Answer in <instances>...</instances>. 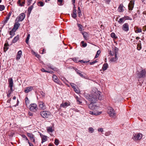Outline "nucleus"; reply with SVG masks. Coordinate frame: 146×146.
<instances>
[{"instance_id":"1","label":"nucleus","mask_w":146,"mask_h":146,"mask_svg":"<svg viewBox=\"0 0 146 146\" xmlns=\"http://www.w3.org/2000/svg\"><path fill=\"white\" fill-rule=\"evenodd\" d=\"M101 93L96 89L95 92L90 95L88 94L86 98L91 103H96L98 99L100 100L103 99L104 97L101 95Z\"/></svg>"},{"instance_id":"2","label":"nucleus","mask_w":146,"mask_h":146,"mask_svg":"<svg viewBox=\"0 0 146 146\" xmlns=\"http://www.w3.org/2000/svg\"><path fill=\"white\" fill-rule=\"evenodd\" d=\"M51 114L50 112L47 111H43L40 113L41 116L44 118L48 117Z\"/></svg>"},{"instance_id":"3","label":"nucleus","mask_w":146,"mask_h":146,"mask_svg":"<svg viewBox=\"0 0 146 146\" xmlns=\"http://www.w3.org/2000/svg\"><path fill=\"white\" fill-rule=\"evenodd\" d=\"M25 15L24 13L20 14L16 19L15 21L20 22L22 21L25 17Z\"/></svg>"},{"instance_id":"4","label":"nucleus","mask_w":146,"mask_h":146,"mask_svg":"<svg viewBox=\"0 0 146 146\" xmlns=\"http://www.w3.org/2000/svg\"><path fill=\"white\" fill-rule=\"evenodd\" d=\"M38 109L36 104H32L30 105V110L33 112H36Z\"/></svg>"},{"instance_id":"5","label":"nucleus","mask_w":146,"mask_h":146,"mask_svg":"<svg viewBox=\"0 0 146 146\" xmlns=\"http://www.w3.org/2000/svg\"><path fill=\"white\" fill-rule=\"evenodd\" d=\"M89 108L92 110H95L98 109L99 107L96 105L95 103H91L90 104L88 105Z\"/></svg>"},{"instance_id":"6","label":"nucleus","mask_w":146,"mask_h":146,"mask_svg":"<svg viewBox=\"0 0 146 146\" xmlns=\"http://www.w3.org/2000/svg\"><path fill=\"white\" fill-rule=\"evenodd\" d=\"M146 73L145 70L144 69H142V70L137 75L138 78H140L145 77Z\"/></svg>"},{"instance_id":"7","label":"nucleus","mask_w":146,"mask_h":146,"mask_svg":"<svg viewBox=\"0 0 146 146\" xmlns=\"http://www.w3.org/2000/svg\"><path fill=\"white\" fill-rule=\"evenodd\" d=\"M53 80L54 82L55 83L60 85L61 83L60 82L59 79L55 75H53L52 76Z\"/></svg>"},{"instance_id":"8","label":"nucleus","mask_w":146,"mask_h":146,"mask_svg":"<svg viewBox=\"0 0 146 146\" xmlns=\"http://www.w3.org/2000/svg\"><path fill=\"white\" fill-rule=\"evenodd\" d=\"M27 135L28 137H30V139L32 142L35 143V140L34 135L32 133H27Z\"/></svg>"},{"instance_id":"9","label":"nucleus","mask_w":146,"mask_h":146,"mask_svg":"<svg viewBox=\"0 0 146 146\" xmlns=\"http://www.w3.org/2000/svg\"><path fill=\"white\" fill-rule=\"evenodd\" d=\"M108 112L110 117H113L115 115V113H114V110L113 108H110V109L108 110Z\"/></svg>"},{"instance_id":"10","label":"nucleus","mask_w":146,"mask_h":146,"mask_svg":"<svg viewBox=\"0 0 146 146\" xmlns=\"http://www.w3.org/2000/svg\"><path fill=\"white\" fill-rule=\"evenodd\" d=\"M9 87L10 89H13V82L12 78H10L8 79Z\"/></svg>"},{"instance_id":"11","label":"nucleus","mask_w":146,"mask_h":146,"mask_svg":"<svg viewBox=\"0 0 146 146\" xmlns=\"http://www.w3.org/2000/svg\"><path fill=\"white\" fill-rule=\"evenodd\" d=\"M39 106L40 108L42 110H44L46 109L45 104L42 102L40 101L38 102Z\"/></svg>"},{"instance_id":"12","label":"nucleus","mask_w":146,"mask_h":146,"mask_svg":"<svg viewBox=\"0 0 146 146\" xmlns=\"http://www.w3.org/2000/svg\"><path fill=\"white\" fill-rule=\"evenodd\" d=\"M20 25V24L19 23L18 21H16L15 24L14 25V27L13 29V30L16 31L19 28Z\"/></svg>"},{"instance_id":"13","label":"nucleus","mask_w":146,"mask_h":146,"mask_svg":"<svg viewBox=\"0 0 146 146\" xmlns=\"http://www.w3.org/2000/svg\"><path fill=\"white\" fill-rule=\"evenodd\" d=\"M134 1L131 0L128 5V9L130 10H132L134 7Z\"/></svg>"},{"instance_id":"14","label":"nucleus","mask_w":146,"mask_h":146,"mask_svg":"<svg viewBox=\"0 0 146 146\" xmlns=\"http://www.w3.org/2000/svg\"><path fill=\"white\" fill-rule=\"evenodd\" d=\"M122 29L125 31H127L129 30V28L128 24L125 23L122 26Z\"/></svg>"},{"instance_id":"15","label":"nucleus","mask_w":146,"mask_h":146,"mask_svg":"<svg viewBox=\"0 0 146 146\" xmlns=\"http://www.w3.org/2000/svg\"><path fill=\"white\" fill-rule=\"evenodd\" d=\"M9 45L8 44V42L7 41H6V43L4 44V46L3 47L4 52H5L6 51L8 50V49H9Z\"/></svg>"},{"instance_id":"16","label":"nucleus","mask_w":146,"mask_h":146,"mask_svg":"<svg viewBox=\"0 0 146 146\" xmlns=\"http://www.w3.org/2000/svg\"><path fill=\"white\" fill-rule=\"evenodd\" d=\"M33 88L32 86H29L26 88L24 90V92L27 93L31 91L33 89Z\"/></svg>"},{"instance_id":"17","label":"nucleus","mask_w":146,"mask_h":146,"mask_svg":"<svg viewBox=\"0 0 146 146\" xmlns=\"http://www.w3.org/2000/svg\"><path fill=\"white\" fill-rule=\"evenodd\" d=\"M40 136L41 137V143H42L47 141V136H46L43 135L41 134H40Z\"/></svg>"},{"instance_id":"18","label":"nucleus","mask_w":146,"mask_h":146,"mask_svg":"<svg viewBox=\"0 0 146 146\" xmlns=\"http://www.w3.org/2000/svg\"><path fill=\"white\" fill-rule=\"evenodd\" d=\"M77 74H78L80 77L82 78H84L83 74L82 73L84 74L83 72H81L80 71L78 70L76 68L75 70Z\"/></svg>"},{"instance_id":"19","label":"nucleus","mask_w":146,"mask_h":146,"mask_svg":"<svg viewBox=\"0 0 146 146\" xmlns=\"http://www.w3.org/2000/svg\"><path fill=\"white\" fill-rule=\"evenodd\" d=\"M17 3L19 5L21 6H22L24 5L25 3V0H19L17 2Z\"/></svg>"},{"instance_id":"20","label":"nucleus","mask_w":146,"mask_h":146,"mask_svg":"<svg viewBox=\"0 0 146 146\" xmlns=\"http://www.w3.org/2000/svg\"><path fill=\"white\" fill-rule=\"evenodd\" d=\"M22 54V52L21 50H20L18 52L17 55L16 57L17 60H18L20 59L21 56Z\"/></svg>"},{"instance_id":"21","label":"nucleus","mask_w":146,"mask_h":146,"mask_svg":"<svg viewBox=\"0 0 146 146\" xmlns=\"http://www.w3.org/2000/svg\"><path fill=\"white\" fill-rule=\"evenodd\" d=\"M90 112L89 113L90 114L92 115H99L100 114L102 113V112H98L97 111H89Z\"/></svg>"},{"instance_id":"22","label":"nucleus","mask_w":146,"mask_h":146,"mask_svg":"<svg viewBox=\"0 0 146 146\" xmlns=\"http://www.w3.org/2000/svg\"><path fill=\"white\" fill-rule=\"evenodd\" d=\"M123 6L122 4H120L119 5L118 9V11L119 12H123L124 10L123 9Z\"/></svg>"},{"instance_id":"23","label":"nucleus","mask_w":146,"mask_h":146,"mask_svg":"<svg viewBox=\"0 0 146 146\" xmlns=\"http://www.w3.org/2000/svg\"><path fill=\"white\" fill-rule=\"evenodd\" d=\"M108 65L107 63H104L103 65L102 70L103 71L106 70L108 67Z\"/></svg>"},{"instance_id":"24","label":"nucleus","mask_w":146,"mask_h":146,"mask_svg":"<svg viewBox=\"0 0 146 146\" xmlns=\"http://www.w3.org/2000/svg\"><path fill=\"white\" fill-rule=\"evenodd\" d=\"M115 57H112L111 58L110 60V61L111 62H115L117 60L118 58L117 57V55L115 54L114 55Z\"/></svg>"},{"instance_id":"25","label":"nucleus","mask_w":146,"mask_h":146,"mask_svg":"<svg viewBox=\"0 0 146 146\" xmlns=\"http://www.w3.org/2000/svg\"><path fill=\"white\" fill-rule=\"evenodd\" d=\"M13 91V89H10L8 91L7 93V96L9 98L11 96V94Z\"/></svg>"},{"instance_id":"26","label":"nucleus","mask_w":146,"mask_h":146,"mask_svg":"<svg viewBox=\"0 0 146 146\" xmlns=\"http://www.w3.org/2000/svg\"><path fill=\"white\" fill-rule=\"evenodd\" d=\"M72 17L74 19H75L76 16V10L75 9L73 11V13L71 14Z\"/></svg>"},{"instance_id":"27","label":"nucleus","mask_w":146,"mask_h":146,"mask_svg":"<svg viewBox=\"0 0 146 146\" xmlns=\"http://www.w3.org/2000/svg\"><path fill=\"white\" fill-rule=\"evenodd\" d=\"M35 2L33 4V5H31V6L30 7H29L28 8V13L30 14L32 10L33 9V5H34V4L35 3Z\"/></svg>"},{"instance_id":"28","label":"nucleus","mask_w":146,"mask_h":146,"mask_svg":"<svg viewBox=\"0 0 146 146\" xmlns=\"http://www.w3.org/2000/svg\"><path fill=\"white\" fill-rule=\"evenodd\" d=\"M77 25L78 27L79 30L80 31H81L83 30V26L79 24H77Z\"/></svg>"},{"instance_id":"29","label":"nucleus","mask_w":146,"mask_h":146,"mask_svg":"<svg viewBox=\"0 0 146 146\" xmlns=\"http://www.w3.org/2000/svg\"><path fill=\"white\" fill-rule=\"evenodd\" d=\"M142 134L140 133H139L136 136V137L135 139H137V140H140L142 138Z\"/></svg>"},{"instance_id":"30","label":"nucleus","mask_w":146,"mask_h":146,"mask_svg":"<svg viewBox=\"0 0 146 146\" xmlns=\"http://www.w3.org/2000/svg\"><path fill=\"white\" fill-rule=\"evenodd\" d=\"M135 31L136 33H140L141 32L142 29L141 28L136 27L135 28Z\"/></svg>"},{"instance_id":"31","label":"nucleus","mask_w":146,"mask_h":146,"mask_svg":"<svg viewBox=\"0 0 146 146\" xmlns=\"http://www.w3.org/2000/svg\"><path fill=\"white\" fill-rule=\"evenodd\" d=\"M88 132L90 133H92L94 131V129L92 127H90L88 129Z\"/></svg>"},{"instance_id":"32","label":"nucleus","mask_w":146,"mask_h":146,"mask_svg":"<svg viewBox=\"0 0 146 146\" xmlns=\"http://www.w3.org/2000/svg\"><path fill=\"white\" fill-rule=\"evenodd\" d=\"M16 31L14 30H13V29H12V30L11 31L9 32V34L11 36H13L15 35V33Z\"/></svg>"},{"instance_id":"33","label":"nucleus","mask_w":146,"mask_h":146,"mask_svg":"<svg viewBox=\"0 0 146 146\" xmlns=\"http://www.w3.org/2000/svg\"><path fill=\"white\" fill-rule=\"evenodd\" d=\"M60 106H62V107L64 108H66V107L68 106V104L67 102H65L64 103H62V104H61Z\"/></svg>"},{"instance_id":"34","label":"nucleus","mask_w":146,"mask_h":146,"mask_svg":"<svg viewBox=\"0 0 146 146\" xmlns=\"http://www.w3.org/2000/svg\"><path fill=\"white\" fill-rule=\"evenodd\" d=\"M47 130L48 132L52 133L53 130L52 127H47Z\"/></svg>"},{"instance_id":"35","label":"nucleus","mask_w":146,"mask_h":146,"mask_svg":"<svg viewBox=\"0 0 146 146\" xmlns=\"http://www.w3.org/2000/svg\"><path fill=\"white\" fill-rule=\"evenodd\" d=\"M48 68H50L51 69L53 70L54 71H57L58 70V69L56 67H52L50 65L49 66H48Z\"/></svg>"},{"instance_id":"36","label":"nucleus","mask_w":146,"mask_h":146,"mask_svg":"<svg viewBox=\"0 0 146 146\" xmlns=\"http://www.w3.org/2000/svg\"><path fill=\"white\" fill-rule=\"evenodd\" d=\"M125 21V18L123 17L120 18L118 22L119 23H122L123 22Z\"/></svg>"},{"instance_id":"37","label":"nucleus","mask_w":146,"mask_h":146,"mask_svg":"<svg viewBox=\"0 0 146 146\" xmlns=\"http://www.w3.org/2000/svg\"><path fill=\"white\" fill-rule=\"evenodd\" d=\"M100 53V50H98L96 52V56H95L94 58H98V57L99 56Z\"/></svg>"},{"instance_id":"38","label":"nucleus","mask_w":146,"mask_h":146,"mask_svg":"<svg viewBox=\"0 0 146 146\" xmlns=\"http://www.w3.org/2000/svg\"><path fill=\"white\" fill-rule=\"evenodd\" d=\"M19 37H14V38L12 40V42L15 43L19 39Z\"/></svg>"},{"instance_id":"39","label":"nucleus","mask_w":146,"mask_h":146,"mask_svg":"<svg viewBox=\"0 0 146 146\" xmlns=\"http://www.w3.org/2000/svg\"><path fill=\"white\" fill-rule=\"evenodd\" d=\"M44 3L42 1H39L38 3V5L41 7L43 6Z\"/></svg>"},{"instance_id":"40","label":"nucleus","mask_w":146,"mask_h":146,"mask_svg":"<svg viewBox=\"0 0 146 146\" xmlns=\"http://www.w3.org/2000/svg\"><path fill=\"white\" fill-rule=\"evenodd\" d=\"M57 1L58 5H63V0H58Z\"/></svg>"},{"instance_id":"41","label":"nucleus","mask_w":146,"mask_h":146,"mask_svg":"<svg viewBox=\"0 0 146 146\" xmlns=\"http://www.w3.org/2000/svg\"><path fill=\"white\" fill-rule=\"evenodd\" d=\"M25 103L26 105H27V104H29L30 101L29 100L27 97H26L25 98Z\"/></svg>"},{"instance_id":"42","label":"nucleus","mask_w":146,"mask_h":146,"mask_svg":"<svg viewBox=\"0 0 146 146\" xmlns=\"http://www.w3.org/2000/svg\"><path fill=\"white\" fill-rule=\"evenodd\" d=\"M83 36H87L88 34V33L85 32L84 31H82L81 32Z\"/></svg>"},{"instance_id":"43","label":"nucleus","mask_w":146,"mask_h":146,"mask_svg":"<svg viewBox=\"0 0 146 146\" xmlns=\"http://www.w3.org/2000/svg\"><path fill=\"white\" fill-rule=\"evenodd\" d=\"M72 60L74 61V62H80V60H79L78 58H73L72 59Z\"/></svg>"},{"instance_id":"44","label":"nucleus","mask_w":146,"mask_h":146,"mask_svg":"<svg viewBox=\"0 0 146 146\" xmlns=\"http://www.w3.org/2000/svg\"><path fill=\"white\" fill-rule=\"evenodd\" d=\"M81 43L82 44V46L83 47H85L87 46V44L86 43H84V41H82Z\"/></svg>"},{"instance_id":"45","label":"nucleus","mask_w":146,"mask_h":146,"mask_svg":"<svg viewBox=\"0 0 146 146\" xmlns=\"http://www.w3.org/2000/svg\"><path fill=\"white\" fill-rule=\"evenodd\" d=\"M5 8V6L3 5H0V11H2Z\"/></svg>"},{"instance_id":"46","label":"nucleus","mask_w":146,"mask_h":146,"mask_svg":"<svg viewBox=\"0 0 146 146\" xmlns=\"http://www.w3.org/2000/svg\"><path fill=\"white\" fill-rule=\"evenodd\" d=\"M118 48L116 47H115V51L114 52V55L115 54L117 55V54L118 52Z\"/></svg>"},{"instance_id":"47","label":"nucleus","mask_w":146,"mask_h":146,"mask_svg":"<svg viewBox=\"0 0 146 146\" xmlns=\"http://www.w3.org/2000/svg\"><path fill=\"white\" fill-rule=\"evenodd\" d=\"M74 90L75 92L77 93H79L80 92L79 90L78 89L76 88V87L74 88Z\"/></svg>"},{"instance_id":"48","label":"nucleus","mask_w":146,"mask_h":146,"mask_svg":"<svg viewBox=\"0 0 146 146\" xmlns=\"http://www.w3.org/2000/svg\"><path fill=\"white\" fill-rule=\"evenodd\" d=\"M90 61V60L89 61H84L83 60H80V62H81V63H87L88 62Z\"/></svg>"},{"instance_id":"49","label":"nucleus","mask_w":146,"mask_h":146,"mask_svg":"<svg viewBox=\"0 0 146 146\" xmlns=\"http://www.w3.org/2000/svg\"><path fill=\"white\" fill-rule=\"evenodd\" d=\"M70 85L73 89L75 88V86H76V84L72 83H70Z\"/></svg>"},{"instance_id":"50","label":"nucleus","mask_w":146,"mask_h":146,"mask_svg":"<svg viewBox=\"0 0 146 146\" xmlns=\"http://www.w3.org/2000/svg\"><path fill=\"white\" fill-rule=\"evenodd\" d=\"M54 144L56 145H58L59 144V141L58 139H56L55 140Z\"/></svg>"},{"instance_id":"51","label":"nucleus","mask_w":146,"mask_h":146,"mask_svg":"<svg viewBox=\"0 0 146 146\" xmlns=\"http://www.w3.org/2000/svg\"><path fill=\"white\" fill-rule=\"evenodd\" d=\"M124 18H125V20H131L132 19L131 18L129 17L128 16H125L124 17Z\"/></svg>"},{"instance_id":"52","label":"nucleus","mask_w":146,"mask_h":146,"mask_svg":"<svg viewBox=\"0 0 146 146\" xmlns=\"http://www.w3.org/2000/svg\"><path fill=\"white\" fill-rule=\"evenodd\" d=\"M76 100L78 102V103L79 104H80L82 103V102L80 101L79 98L77 96L76 97Z\"/></svg>"},{"instance_id":"53","label":"nucleus","mask_w":146,"mask_h":146,"mask_svg":"<svg viewBox=\"0 0 146 146\" xmlns=\"http://www.w3.org/2000/svg\"><path fill=\"white\" fill-rule=\"evenodd\" d=\"M141 45H137V50H139L141 49Z\"/></svg>"},{"instance_id":"54","label":"nucleus","mask_w":146,"mask_h":146,"mask_svg":"<svg viewBox=\"0 0 146 146\" xmlns=\"http://www.w3.org/2000/svg\"><path fill=\"white\" fill-rule=\"evenodd\" d=\"M22 137L25 138L27 141H29L27 137L24 135H22Z\"/></svg>"},{"instance_id":"55","label":"nucleus","mask_w":146,"mask_h":146,"mask_svg":"<svg viewBox=\"0 0 146 146\" xmlns=\"http://www.w3.org/2000/svg\"><path fill=\"white\" fill-rule=\"evenodd\" d=\"M29 37H27V38L26 39L25 42L27 44H28Z\"/></svg>"},{"instance_id":"56","label":"nucleus","mask_w":146,"mask_h":146,"mask_svg":"<svg viewBox=\"0 0 146 146\" xmlns=\"http://www.w3.org/2000/svg\"><path fill=\"white\" fill-rule=\"evenodd\" d=\"M40 93L42 96H43L44 97L45 96V93H44L42 91H40Z\"/></svg>"},{"instance_id":"57","label":"nucleus","mask_w":146,"mask_h":146,"mask_svg":"<svg viewBox=\"0 0 146 146\" xmlns=\"http://www.w3.org/2000/svg\"><path fill=\"white\" fill-rule=\"evenodd\" d=\"M33 0H27V3L28 5H30L31 1Z\"/></svg>"},{"instance_id":"58","label":"nucleus","mask_w":146,"mask_h":146,"mask_svg":"<svg viewBox=\"0 0 146 146\" xmlns=\"http://www.w3.org/2000/svg\"><path fill=\"white\" fill-rule=\"evenodd\" d=\"M41 70L43 72H48V71L45 70L44 68H42V69H41Z\"/></svg>"},{"instance_id":"59","label":"nucleus","mask_w":146,"mask_h":146,"mask_svg":"<svg viewBox=\"0 0 146 146\" xmlns=\"http://www.w3.org/2000/svg\"><path fill=\"white\" fill-rule=\"evenodd\" d=\"M98 131L99 132L101 131V132H102L103 131V129L101 128H99L98 129Z\"/></svg>"},{"instance_id":"60","label":"nucleus","mask_w":146,"mask_h":146,"mask_svg":"<svg viewBox=\"0 0 146 146\" xmlns=\"http://www.w3.org/2000/svg\"><path fill=\"white\" fill-rule=\"evenodd\" d=\"M78 15L79 17H80V16L82 15V13H81V11H78Z\"/></svg>"},{"instance_id":"61","label":"nucleus","mask_w":146,"mask_h":146,"mask_svg":"<svg viewBox=\"0 0 146 146\" xmlns=\"http://www.w3.org/2000/svg\"><path fill=\"white\" fill-rule=\"evenodd\" d=\"M143 15L144 17H145L146 16V11H143Z\"/></svg>"},{"instance_id":"62","label":"nucleus","mask_w":146,"mask_h":146,"mask_svg":"<svg viewBox=\"0 0 146 146\" xmlns=\"http://www.w3.org/2000/svg\"><path fill=\"white\" fill-rule=\"evenodd\" d=\"M28 143L29 144V146H34L32 143L30 142L29 141H28Z\"/></svg>"},{"instance_id":"63","label":"nucleus","mask_w":146,"mask_h":146,"mask_svg":"<svg viewBox=\"0 0 146 146\" xmlns=\"http://www.w3.org/2000/svg\"><path fill=\"white\" fill-rule=\"evenodd\" d=\"M104 1L107 4H109L111 1L110 0H104Z\"/></svg>"},{"instance_id":"64","label":"nucleus","mask_w":146,"mask_h":146,"mask_svg":"<svg viewBox=\"0 0 146 146\" xmlns=\"http://www.w3.org/2000/svg\"><path fill=\"white\" fill-rule=\"evenodd\" d=\"M143 30L144 31H146V26H145L143 27Z\"/></svg>"}]
</instances>
